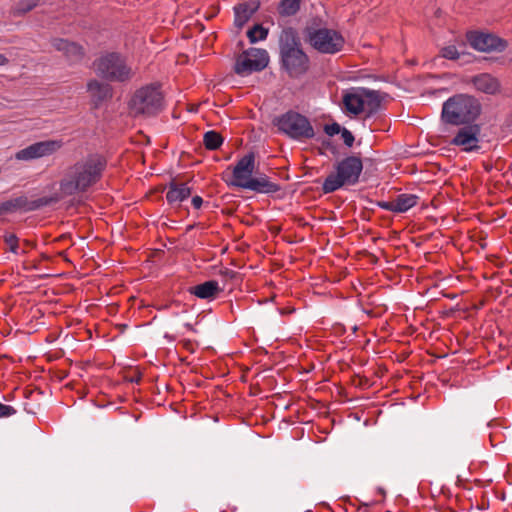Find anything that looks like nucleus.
<instances>
[{
	"mask_svg": "<svg viewBox=\"0 0 512 512\" xmlns=\"http://www.w3.org/2000/svg\"><path fill=\"white\" fill-rule=\"evenodd\" d=\"M259 1L249 0L239 3L234 7V24L242 28L259 8Z\"/></svg>",
	"mask_w": 512,
	"mask_h": 512,
	"instance_id": "nucleus-15",
	"label": "nucleus"
},
{
	"mask_svg": "<svg viewBox=\"0 0 512 512\" xmlns=\"http://www.w3.org/2000/svg\"><path fill=\"white\" fill-rule=\"evenodd\" d=\"M301 0H282L279 4V13L283 16L294 15L300 7Z\"/></svg>",
	"mask_w": 512,
	"mask_h": 512,
	"instance_id": "nucleus-25",
	"label": "nucleus"
},
{
	"mask_svg": "<svg viewBox=\"0 0 512 512\" xmlns=\"http://www.w3.org/2000/svg\"><path fill=\"white\" fill-rule=\"evenodd\" d=\"M278 129L293 139H310L315 133L310 121L303 115L289 111L275 119Z\"/></svg>",
	"mask_w": 512,
	"mask_h": 512,
	"instance_id": "nucleus-8",
	"label": "nucleus"
},
{
	"mask_svg": "<svg viewBox=\"0 0 512 512\" xmlns=\"http://www.w3.org/2000/svg\"><path fill=\"white\" fill-rule=\"evenodd\" d=\"M163 107L160 86L150 84L135 91L129 101L130 112L134 115H153Z\"/></svg>",
	"mask_w": 512,
	"mask_h": 512,
	"instance_id": "nucleus-6",
	"label": "nucleus"
},
{
	"mask_svg": "<svg viewBox=\"0 0 512 512\" xmlns=\"http://www.w3.org/2000/svg\"><path fill=\"white\" fill-rule=\"evenodd\" d=\"M363 170V163L359 157L349 156L339 161L335 171L330 173L323 182L324 193H332L343 186L355 185Z\"/></svg>",
	"mask_w": 512,
	"mask_h": 512,
	"instance_id": "nucleus-3",
	"label": "nucleus"
},
{
	"mask_svg": "<svg viewBox=\"0 0 512 512\" xmlns=\"http://www.w3.org/2000/svg\"><path fill=\"white\" fill-rule=\"evenodd\" d=\"M311 45L321 53L334 54L344 46L343 36L333 29L321 28L309 35Z\"/></svg>",
	"mask_w": 512,
	"mask_h": 512,
	"instance_id": "nucleus-10",
	"label": "nucleus"
},
{
	"mask_svg": "<svg viewBox=\"0 0 512 512\" xmlns=\"http://www.w3.org/2000/svg\"><path fill=\"white\" fill-rule=\"evenodd\" d=\"M60 140H47L36 142L16 152L15 159L18 161H31L45 156L52 155L62 147Z\"/></svg>",
	"mask_w": 512,
	"mask_h": 512,
	"instance_id": "nucleus-11",
	"label": "nucleus"
},
{
	"mask_svg": "<svg viewBox=\"0 0 512 512\" xmlns=\"http://www.w3.org/2000/svg\"><path fill=\"white\" fill-rule=\"evenodd\" d=\"M255 168L254 154L249 153L242 157L235 165L232 174L231 185L245 189Z\"/></svg>",
	"mask_w": 512,
	"mask_h": 512,
	"instance_id": "nucleus-13",
	"label": "nucleus"
},
{
	"mask_svg": "<svg viewBox=\"0 0 512 512\" xmlns=\"http://www.w3.org/2000/svg\"><path fill=\"white\" fill-rule=\"evenodd\" d=\"M190 194L191 190L186 184L172 185L166 193V198L169 203H180Z\"/></svg>",
	"mask_w": 512,
	"mask_h": 512,
	"instance_id": "nucleus-21",
	"label": "nucleus"
},
{
	"mask_svg": "<svg viewBox=\"0 0 512 512\" xmlns=\"http://www.w3.org/2000/svg\"><path fill=\"white\" fill-rule=\"evenodd\" d=\"M7 63H8V59L3 54H0V66H4Z\"/></svg>",
	"mask_w": 512,
	"mask_h": 512,
	"instance_id": "nucleus-35",
	"label": "nucleus"
},
{
	"mask_svg": "<svg viewBox=\"0 0 512 512\" xmlns=\"http://www.w3.org/2000/svg\"><path fill=\"white\" fill-rule=\"evenodd\" d=\"M268 63L269 55L266 50L250 48L238 56L234 70L240 76H247L265 69Z\"/></svg>",
	"mask_w": 512,
	"mask_h": 512,
	"instance_id": "nucleus-9",
	"label": "nucleus"
},
{
	"mask_svg": "<svg viewBox=\"0 0 512 512\" xmlns=\"http://www.w3.org/2000/svg\"><path fill=\"white\" fill-rule=\"evenodd\" d=\"M105 167L106 162L100 156H90L68 167L59 183L60 197L86 192L100 180Z\"/></svg>",
	"mask_w": 512,
	"mask_h": 512,
	"instance_id": "nucleus-1",
	"label": "nucleus"
},
{
	"mask_svg": "<svg viewBox=\"0 0 512 512\" xmlns=\"http://www.w3.org/2000/svg\"><path fill=\"white\" fill-rule=\"evenodd\" d=\"M245 189L257 193L269 194L277 192L280 187L278 184L270 181L269 177L265 174H259L258 176L251 178Z\"/></svg>",
	"mask_w": 512,
	"mask_h": 512,
	"instance_id": "nucleus-16",
	"label": "nucleus"
},
{
	"mask_svg": "<svg viewBox=\"0 0 512 512\" xmlns=\"http://www.w3.org/2000/svg\"><path fill=\"white\" fill-rule=\"evenodd\" d=\"M381 100L379 92L365 88H351L343 96L346 111L353 115L375 113L380 108Z\"/></svg>",
	"mask_w": 512,
	"mask_h": 512,
	"instance_id": "nucleus-7",
	"label": "nucleus"
},
{
	"mask_svg": "<svg viewBox=\"0 0 512 512\" xmlns=\"http://www.w3.org/2000/svg\"><path fill=\"white\" fill-rule=\"evenodd\" d=\"M280 50L282 63L291 76H298L306 71L308 58L300 49L292 30H284L281 33Z\"/></svg>",
	"mask_w": 512,
	"mask_h": 512,
	"instance_id": "nucleus-4",
	"label": "nucleus"
},
{
	"mask_svg": "<svg viewBox=\"0 0 512 512\" xmlns=\"http://www.w3.org/2000/svg\"><path fill=\"white\" fill-rule=\"evenodd\" d=\"M94 69L98 75L112 82H126L135 75L126 58L115 52L101 56L95 61Z\"/></svg>",
	"mask_w": 512,
	"mask_h": 512,
	"instance_id": "nucleus-5",
	"label": "nucleus"
},
{
	"mask_svg": "<svg viewBox=\"0 0 512 512\" xmlns=\"http://www.w3.org/2000/svg\"><path fill=\"white\" fill-rule=\"evenodd\" d=\"M472 83L478 91L486 94H496L500 90L499 81L487 73L475 76Z\"/></svg>",
	"mask_w": 512,
	"mask_h": 512,
	"instance_id": "nucleus-17",
	"label": "nucleus"
},
{
	"mask_svg": "<svg viewBox=\"0 0 512 512\" xmlns=\"http://www.w3.org/2000/svg\"><path fill=\"white\" fill-rule=\"evenodd\" d=\"M190 292L200 299L211 300L220 292V288L217 281L210 280L192 287Z\"/></svg>",
	"mask_w": 512,
	"mask_h": 512,
	"instance_id": "nucleus-19",
	"label": "nucleus"
},
{
	"mask_svg": "<svg viewBox=\"0 0 512 512\" xmlns=\"http://www.w3.org/2000/svg\"><path fill=\"white\" fill-rule=\"evenodd\" d=\"M467 39L474 49L481 52L502 51L507 46L504 40L493 34L470 32Z\"/></svg>",
	"mask_w": 512,
	"mask_h": 512,
	"instance_id": "nucleus-12",
	"label": "nucleus"
},
{
	"mask_svg": "<svg viewBox=\"0 0 512 512\" xmlns=\"http://www.w3.org/2000/svg\"><path fill=\"white\" fill-rule=\"evenodd\" d=\"M39 0H21L18 5V10L21 13H26L32 10L38 3Z\"/></svg>",
	"mask_w": 512,
	"mask_h": 512,
	"instance_id": "nucleus-29",
	"label": "nucleus"
},
{
	"mask_svg": "<svg viewBox=\"0 0 512 512\" xmlns=\"http://www.w3.org/2000/svg\"><path fill=\"white\" fill-rule=\"evenodd\" d=\"M53 46L56 50L63 52L72 61L79 60L83 55L81 46L65 39H55Z\"/></svg>",
	"mask_w": 512,
	"mask_h": 512,
	"instance_id": "nucleus-18",
	"label": "nucleus"
},
{
	"mask_svg": "<svg viewBox=\"0 0 512 512\" xmlns=\"http://www.w3.org/2000/svg\"><path fill=\"white\" fill-rule=\"evenodd\" d=\"M16 413L14 407L0 403V418L10 417Z\"/></svg>",
	"mask_w": 512,
	"mask_h": 512,
	"instance_id": "nucleus-30",
	"label": "nucleus"
},
{
	"mask_svg": "<svg viewBox=\"0 0 512 512\" xmlns=\"http://www.w3.org/2000/svg\"><path fill=\"white\" fill-rule=\"evenodd\" d=\"M203 143L209 150L218 149L223 143V137L216 131H208L203 136Z\"/></svg>",
	"mask_w": 512,
	"mask_h": 512,
	"instance_id": "nucleus-24",
	"label": "nucleus"
},
{
	"mask_svg": "<svg viewBox=\"0 0 512 512\" xmlns=\"http://www.w3.org/2000/svg\"><path fill=\"white\" fill-rule=\"evenodd\" d=\"M441 57L449 59V60H456L460 57L461 52L458 50V48L455 45H448L441 49Z\"/></svg>",
	"mask_w": 512,
	"mask_h": 512,
	"instance_id": "nucleus-27",
	"label": "nucleus"
},
{
	"mask_svg": "<svg viewBox=\"0 0 512 512\" xmlns=\"http://www.w3.org/2000/svg\"><path fill=\"white\" fill-rule=\"evenodd\" d=\"M268 35V30L261 25H255L247 32V36L251 43H256L258 41L266 39Z\"/></svg>",
	"mask_w": 512,
	"mask_h": 512,
	"instance_id": "nucleus-26",
	"label": "nucleus"
},
{
	"mask_svg": "<svg viewBox=\"0 0 512 512\" xmlns=\"http://www.w3.org/2000/svg\"><path fill=\"white\" fill-rule=\"evenodd\" d=\"M341 130L342 129H341L340 125L337 123L325 125V127H324L325 133L329 136L337 135L341 132Z\"/></svg>",
	"mask_w": 512,
	"mask_h": 512,
	"instance_id": "nucleus-32",
	"label": "nucleus"
},
{
	"mask_svg": "<svg viewBox=\"0 0 512 512\" xmlns=\"http://www.w3.org/2000/svg\"><path fill=\"white\" fill-rule=\"evenodd\" d=\"M203 200L200 196H194L192 198V205L194 208L199 209L202 206Z\"/></svg>",
	"mask_w": 512,
	"mask_h": 512,
	"instance_id": "nucleus-34",
	"label": "nucleus"
},
{
	"mask_svg": "<svg viewBox=\"0 0 512 512\" xmlns=\"http://www.w3.org/2000/svg\"><path fill=\"white\" fill-rule=\"evenodd\" d=\"M5 243L9 246V250L14 254H19L18 237L14 234L5 236Z\"/></svg>",
	"mask_w": 512,
	"mask_h": 512,
	"instance_id": "nucleus-28",
	"label": "nucleus"
},
{
	"mask_svg": "<svg viewBox=\"0 0 512 512\" xmlns=\"http://www.w3.org/2000/svg\"><path fill=\"white\" fill-rule=\"evenodd\" d=\"M480 110V104L474 97L457 94L444 102L442 119L448 124L462 125L474 121Z\"/></svg>",
	"mask_w": 512,
	"mask_h": 512,
	"instance_id": "nucleus-2",
	"label": "nucleus"
},
{
	"mask_svg": "<svg viewBox=\"0 0 512 512\" xmlns=\"http://www.w3.org/2000/svg\"><path fill=\"white\" fill-rule=\"evenodd\" d=\"M28 201L26 197H17L15 199L3 202L0 205V212H14L17 210H29Z\"/></svg>",
	"mask_w": 512,
	"mask_h": 512,
	"instance_id": "nucleus-23",
	"label": "nucleus"
},
{
	"mask_svg": "<svg viewBox=\"0 0 512 512\" xmlns=\"http://www.w3.org/2000/svg\"><path fill=\"white\" fill-rule=\"evenodd\" d=\"M340 133H341V137H342L343 142L345 143V145L348 146V147H351L353 145V143H354V136H353V134L349 130H347L345 128H343Z\"/></svg>",
	"mask_w": 512,
	"mask_h": 512,
	"instance_id": "nucleus-31",
	"label": "nucleus"
},
{
	"mask_svg": "<svg viewBox=\"0 0 512 512\" xmlns=\"http://www.w3.org/2000/svg\"><path fill=\"white\" fill-rule=\"evenodd\" d=\"M419 197L415 194H400L394 199L395 213H405L418 204Z\"/></svg>",
	"mask_w": 512,
	"mask_h": 512,
	"instance_id": "nucleus-22",
	"label": "nucleus"
},
{
	"mask_svg": "<svg viewBox=\"0 0 512 512\" xmlns=\"http://www.w3.org/2000/svg\"><path fill=\"white\" fill-rule=\"evenodd\" d=\"M87 89L95 105L100 104L111 96V88L109 85L100 83L97 80H91L87 84Z\"/></svg>",
	"mask_w": 512,
	"mask_h": 512,
	"instance_id": "nucleus-20",
	"label": "nucleus"
},
{
	"mask_svg": "<svg viewBox=\"0 0 512 512\" xmlns=\"http://www.w3.org/2000/svg\"><path fill=\"white\" fill-rule=\"evenodd\" d=\"M480 127L478 125H470L461 128L451 144L460 146L464 151H472L479 148Z\"/></svg>",
	"mask_w": 512,
	"mask_h": 512,
	"instance_id": "nucleus-14",
	"label": "nucleus"
},
{
	"mask_svg": "<svg viewBox=\"0 0 512 512\" xmlns=\"http://www.w3.org/2000/svg\"><path fill=\"white\" fill-rule=\"evenodd\" d=\"M378 206L384 210L391 211L395 213V204L394 199L391 201H381L378 202Z\"/></svg>",
	"mask_w": 512,
	"mask_h": 512,
	"instance_id": "nucleus-33",
	"label": "nucleus"
}]
</instances>
